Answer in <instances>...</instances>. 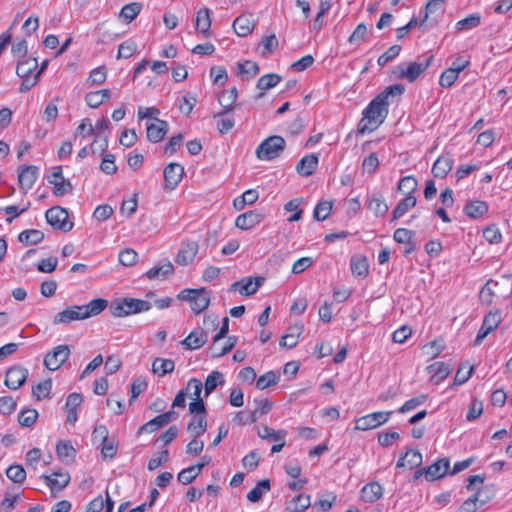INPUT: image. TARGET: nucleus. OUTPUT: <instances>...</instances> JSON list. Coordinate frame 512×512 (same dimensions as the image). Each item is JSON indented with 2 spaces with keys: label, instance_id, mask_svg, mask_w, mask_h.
<instances>
[{
  "label": "nucleus",
  "instance_id": "nucleus-1",
  "mask_svg": "<svg viewBox=\"0 0 512 512\" xmlns=\"http://www.w3.org/2000/svg\"><path fill=\"white\" fill-rule=\"evenodd\" d=\"M404 92L403 84H393L374 97L362 112L363 116L358 124V132L365 134L375 131L388 115L389 98L400 97Z\"/></svg>",
  "mask_w": 512,
  "mask_h": 512
},
{
  "label": "nucleus",
  "instance_id": "nucleus-2",
  "mask_svg": "<svg viewBox=\"0 0 512 512\" xmlns=\"http://www.w3.org/2000/svg\"><path fill=\"white\" fill-rule=\"evenodd\" d=\"M108 306V301L96 298L85 305H72L57 313L53 318L54 325L69 324L73 321L85 320L102 313Z\"/></svg>",
  "mask_w": 512,
  "mask_h": 512
},
{
  "label": "nucleus",
  "instance_id": "nucleus-3",
  "mask_svg": "<svg viewBox=\"0 0 512 512\" xmlns=\"http://www.w3.org/2000/svg\"><path fill=\"white\" fill-rule=\"evenodd\" d=\"M150 309L151 304L148 301L136 298L115 299L109 306L111 315L116 318L146 312Z\"/></svg>",
  "mask_w": 512,
  "mask_h": 512
},
{
  "label": "nucleus",
  "instance_id": "nucleus-4",
  "mask_svg": "<svg viewBox=\"0 0 512 512\" xmlns=\"http://www.w3.org/2000/svg\"><path fill=\"white\" fill-rule=\"evenodd\" d=\"M286 148L282 136L272 135L265 138L256 148L255 154L259 160L271 161L278 158Z\"/></svg>",
  "mask_w": 512,
  "mask_h": 512
},
{
  "label": "nucleus",
  "instance_id": "nucleus-5",
  "mask_svg": "<svg viewBox=\"0 0 512 512\" xmlns=\"http://www.w3.org/2000/svg\"><path fill=\"white\" fill-rule=\"evenodd\" d=\"M37 66L38 62L36 58H27L18 62L16 74L22 79L19 86V92L25 93L37 84Z\"/></svg>",
  "mask_w": 512,
  "mask_h": 512
},
{
  "label": "nucleus",
  "instance_id": "nucleus-6",
  "mask_svg": "<svg viewBox=\"0 0 512 512\" xmlns=\"http://www.w3.org/2000/svg\"><path fill=\"white\" fill-rule=\"evenodd\" d=\"M177 298L181 301L189 302L195 314H200L210 304V293L203 287L199 289H184L178 293Z\"/></svg>",
  "mask_w": 512,
  "mask_h": 512
},
{
  "label": "nucleus",
  "instance_id": "nucleus-7",
  "mask_svg": "<svg viewBox=\"0 0 512 512\" xmlns=\"http://www.w3.org/2000/svg\"><path fill=\"white\" fill-rule=\"evenodd\" d=\"M433 59L434 57L430 56L423 62H410L406 67L403 65L395 66L393 74L398 79H406L412 83L430 67Z\"/></svg>",
  "mask_w": 512,
  "mask_h": 512
},
{
  "label": "nucleus",
  "instance_id": "nucleus-8",
  "mask_svg": "<svg viewBox=\"0 0 512 512\" xmlns=\"http://www.w3.org/2000/svg\"><path fill=\"white\" fill-rule=\"evenodd\" d=\"M393 411H376L359 417L355 421V429L361 431L372 430L387 423Z\"/></svg>",
  "mask_w": 512,
  "mask_h": 512
},
{
  "label": "nucleus",
  "instance_id": "nucleus-9",
  "mask_svg": "<svg viewBox=\"0 0 512 512\" xmlns=\"http://www.w3.org/2000/svg\"><path fill=\"white\" fill-rule=\"evenodd\" d=\"M47 181L53 186V194L57 197L70 194L73 186L70 180L63 176L62 166L52 167V172L47 176Z\"/></svg>",
  "mask_w": 512,
  "mask_h": 512
},
{
  "label": "nucleus",
  "instance_id": "nucleus-10",
  "mask_svg": "<svg viewBox=\"0 0 512 512\" xmlns=\"http://www.w3.org/2000/svg\"><path fill=\"white\" fill-rule=\"evenodd\" d=\"M69 356V346L65 344L58 345L45 355L44 365L48 370L56 371L67 361Z\"/></svg>",
  "mask_w": 512,
  "mask_h": 512
},
{
  "label": "nucleus",
  "instance_id": "nucleus-11",
  "mask_svg": "<svg viewBox=\"0 0 512 512\" xmlns=\"http://www.w3.org/2000/svg\"><path fill=\"white\" fill-rule=\"evenodd\" d=\"M45 217L55 229L69 232L73 228V223L68 220V212L64 208L52 207L46 211Z\"/></svg>",
  "mask_w": 512,
  "mask_h": 512
},
{
  "label": "nucleus",
  "instance_id": "nucleus-12",
  "mask_svg": "<svg viewBox=\"0 0 512 512\" xmlns=\"http://www.w3.org/2000/svg\"><path fill=\"white\" fill-rule=\"evenodd\" d=\"M501 319L499 309H495L486 314L474 340V346H479L483 340L499 326Z\"/></svg>",
  "mask_w": 512,
  "mask_h": 512
},
{
  "label": "nucleus",
  "instance_id": "nucleus-13",
  "mask_svg": "<svg viewBox=\"0 0 512 512\" xmlns=\"http://www.w3.org/2000/svg\"><path fill=\"white\" fill-rule=\"evenodd\" d=\"M263 282L264 278L261 276L245 277L235 281L229 290L238 291L242 296L248 297L255 294Z\"/></svg>",
  "mask_w": 512,
  "mask_h": 512
},
{
  "label": "nucleus",
  "instance_id": "nucleus-14",
  "mask_svg": "<svg viewBox=\"0 0 512 512\" xmlns=\"http://www.w3.org/2000/svg\"><path fill=\"white\" fill-rule=\"evenodd\" d=\"M176 416L177 415L174 411L164 412L140 426L137 431V435L155 432L169 422L175 420Z\"/></svg>",
  "mask_w": 512,
  "mask_h": 512
},
{
  "label": "nucleus",
  "instance_id": "nucleus-15",
  "mask_svg": "<svg viewBox=\"0 0 512 512\" xmlns=\"http://www.w3.org/2000/svg\"><path fill=\"white\" fill-rule=\"evenodd\" d=\"M198 249V242L192 240L182 241L180 249L175 257V262L181 266H186L192 263L198 253Z\"/></svg>",
  "mask_w": 512,
  "mask_h": 512
},
{
  "label": "nucleus",
  "instance_id": "nucleus-16",
  "mask_svg": "<svg viewBox=\"0 0 512 512\" xmlns=\"http://www.w3.org/2000/svg\"><path fill=\"white\" fill-rule=\"evenodd\" d=\"M50 488L53 496L62 491L70 483L71 477L68 472L54 471L50 475L41 476Z\"/></svg>",
  "mask_w": 512,
  "mask_h": 512
},
{
  "label": "nucleus",
  "instance_id": "nucleus-17",
  "mask_svg": "<svg viewBox=\"0 0 512 512\" xmlns=\"http://www.w3.org/2000/svg\"><path fill=\"white\" fill-rule=\"evenodd\" d=\"M38 179V168L34 165H22L19 167L18 184L27 193Z\"/></svg>",
  "mask_w": 512,
  "mask_h": 512
},
{
  "label": "nucleus",
  "instance_id": "nucleus-18",
  "mask_svg": "<svg viewBox=\"0 0 512 512\" xmlns=\"http://www.w3.org/2000/svg\"><path fill=\"white\" fill-rule=\"evenodd\" d=\"M184 175V168L179 163H169L163 171L165 187L169 190H174L182 181Z\"/></svg>",
  "mask_w": 512,
  "mask_h": 512
},
{
  "label": "nucleus",
  "instance_id": "nucleus-19",
  "mask_svg": "<svg viewBox=\"0 0 512 512\" xmlns=\"http://www.w3.org/2000/svg\"><path fill=\"white\" fill-rule=\"evenodd\" d=\"M167 122L158 118L147 122L146 136L147 139L152 143H158L162 141L167 133Z\"/></svg>",
  "mask_w": 512,
  "mask_h": 512
},
{
  "label": "nucleus",
  "instance_id": "nucleus-20",
  "mask_svg": "<svg viewBox=\"0 0 512 512\" xmlns=\"http://www.w3.org/2000/svg\"><path fill=\"white\" fill-rule=\"evenodd\" d=\"M28 376V370L20 367H10L5 376V385L12 390L20 388L26 381Z\"/></svg>",
  "mask_w": 512,
  "mask_h": 512
},
{
  "label": "nucleus",
  "instance_id": "nucleus-21",
  "mask_svg": "<svg viewBox=\"0 0 512 512\" xmlns=\"http://www.w3.org/2000/svg\"><path fill=\"white\" fill-rule=\"evenodd\" d=\"M449 467V460L447 458H441L430 466L424 467L425 479L430 482L441 479L446 476Z\"/></svg>",
  "mask_w": 512,
  "mask_h": 512
},
{
  "label": "nucleus",
  "instance_id": "nucleus-22",
  "mask_svg": "<svg viewBox=\"0 0 512 512\" xmlns=\"http://www.w3.org/2000/svg\"><path fill=\"white\" fill-rule=\"evenodd\" d=\"M83 402V397L80 393H71L68 395L65 403L66 422L68 424H75L78 419V408Z\"/></svg>",
  "mask_w": 512,
  "mask_h": 512
},
{
  "label": "nucleus",
  "instance_id": "nucleus-23",
  "mask_svg": "<svg viewBox=\"0 0 512 512\" xmlns=\"http://www.w3.org/2000/svg\"><path fill=\"white\" fill-rule=\"evenodd\" d=\"M57 457L64 463H72L77 455V450L70 440L60 439L55 445Z\"/></svg>",
  "mask_w": 512,
  "mask_h": 512
},
{
  "label": "nucleus",
  "instance_id": "nucleus-24",
  "mask_svg": "<svg viewBox=\"0 0 512 512\" xmlns=\"http://www.w3.org/2000/svg\"><path fill=\"white\" fill-rule=\"evenodd\" d=\"M383 493V486L377 481H372L362 487L360 498L364 502L374 503L383 496Z\"/></svg>",
  "mask_w": 512,
  "mask_h": 512
},
{
  "label": "nucleus",
  "instance_id": "nucleus-25",
  "mask_svg": "<svg viewBox=\"0 0 512 512\" xmlns=\"http://www.w3.org/2000/svg\"><path fill=\"white\" fill-rule=\"evenodd\" d=\"M211 14L208 8H201L196 12L195 29L205 38L211 36Z\"/></svg>",
  "mask_w": 512,
  "mask_h": 512
},
{
  "label": "nucleus",
  "instance_id": "nucleus-26",
  "mask_svg": "<svg viewBox=\"0 0 512 512\" xmlns=\"http://www.w3.org/2000/svg\"><path fill=\"white\" fill-rule=\"evenodd\" d=\"M262 219V214L254 210H250L237 216L235 219V226L241 230H249L258 225Z\"/></svg>",
  "mask_w": 512,
  "mask_h": 512
},
{
  "label": "nucleus",
  "instance_id": "nucleus-27",
  "mask_svg": "<svg viewBox=\"0 0 512 512\" xmlns=\"http://www.w3.org/2000/svg\"><path fill=\"white\" fill-rule=\"evenodd\" d=\"M114 508V501L111 499L109 492L106 491V497L103 498L99 495L88 502L85 510L87 512H112Z\"/></svg>",
  "mask_w": 512,
  "mask_h": 512
},
{
  "label": "nucleus",
  "instance_id": "nucleus-28",
  "mask_svg": "<svg viewBox=\"0 0 512 512\" xmlns=\"http://www.w3.org/2000/svg\"><path fill=\"white\" fill-rule=\"evenodd\" d=\"M208 340V334L202 328L192 330L182 341V344L190 350H196L203 347Z\"/></svg>",
  "mask_w": 512,
  "mask_h": 512
},
{
  "label": "nucleus",
  "instance_id": "nucleus-29",
  "mask_svg": "<svg viewBox=\"0 0 512 512\" xmlns=\"http://www.w3.org/2000/svg\"><path fill=\"white\" fill-rule=\"evenodd\" d=\"M422 464V454L418 450L407 449L397 463L396 468H408L409 470L419 467Z\"/></svg>",
  "mask_w": 512,
  "mask_h": 512
},
{
  "label": "nucleus",
  "instance_id": "nucleus-30",
  "mask_svg": "<svg viewBox=\"0 0 512 512\" xmlns=\"http://www.w3.org/2000/svg\"><path fill=\"white\" fill-rule=\"evenodd\" d=\"M318 167V157L316 154H307L296 164V171L300 176H311Z\"/></svg>",
  "mask_w": 512,
  "mask_h": 512
},
{
  "label": "nucleus",
  "instance_id": "nucleus-31",
  "mask_svg": "<svg viewBox=\"0 0 512 512\" xmlns=\"http://www.w3.org/2000/svg\"><path fill=\"white\" fill-rule=\"evenodd\" d=\"M237 340L235 337H229L226 341L223 339H213L209 348L213 358H219L230 352L236 345Z\"/></svg>",
  "mask_w": 512,
  "mask_h": 512
},
{
  "label": "nucleus",
  "instance_id": "nucleus-32",
  "mask_svg": "<svg viewBox=\"0 0 512 512\" xmlns=\"http://www.w3.org/2000/svg\"><path fill=\"white\" fill-rule=\"evenodd\" d=\"M427 371L431 375L430 382L435 385L442 383L450 374L449 365L445 362H434L427 367Z\"/></svg>",
  "mask_w": 512,
  "mask_h": 512
},
{
  "label": "nucleus",
  "instance_id": "nucleus-33",
  "mask_svg": "<svg viewBox=\"0 0 512 512\" xmlns=\"http://www.w3.org/2000/svg\"><path fill=\"white\" fill-rule=\"evenodd\" d=\"M483 489H479L472 496L466 499L455 512H475L479 506L486 504L489 497L482 498Z\"/></svg>",
  "mask_w": 512,
  "mask_h": 512
},
{
  "label": "nucleus",
  "instance_id": "nucleus-34",
  "mask_svg": "<svg viewBox=\"0 0 512 512\" xmlns=\"http://www.w3.org/2000/svg\"><path fill=\"white\" fill-rule=\"evenodd\" d=\"M453 159L448 155L439 156L432 166L434 177L444 179L452 170Z\"/></svg>",
  "mask_w": 512,
  "mask_h": 512
},
{
  "label": "nucleus",
  "instance_id": "nucleus-35",
  "mask_svg": "<svg viewBox=\"0 0 512 512\" xmlns=\"http://www.w3.org/2000/svg\"><path fill=\"white\" fill-rule=\"evenodd\" d=\"M255 27V22L249 15H240L233 21V29L238 36L249 35Z\"/></svg>",
  "mask_w": 512,
  "mask_h": 512
},
{
  "label": "nucleus",
  "instance_id": "nucleus-36",
  "mask_svg": "<svg viewBox=\"0 0 512 512\" xmlns=\"http://www.w3.org/2000/svg\"><path fill=\"white\" fill-rule=\"evenodd\" d=\"M414 236L413 231L406 228H398L394 231L393 238L397 243L404 244V254L408 255L415 251V244L412 241Z\"/></svg>",
  "mask_w": 512,
  "mask_h": 512
},
{
  "label": "nucleus",
  "instance_id": "nucleus-37",
  "mask_svg": "<svg viewBox=\"0 0 512 512\" xmlns=\"http://www.w3.org/2000/svg\"><path fill=\"white\" fill-rule=\"evenodd\" d=\"M142 10V4L140 2H131L124 5L119 11L117 18L125 23L129 24L137 18Z\"/></svg>",
  "mask_w": 512,
  "mask_h": 512
},
{
  "label": "nucleus",
  "instance_id": "nucleus-38",
  "mask_svg": "<svg viewBox=\"0 0 512 512\" xmlns=\"http://www.w3.org/2000/svg\"><path fill=\"white\" fill-rule=\"evenodd\" d=\"M174 273V266L170 261H166L165 263L151 267L149 270L146 271L145 275L148 279H158V280H164L168 278L169 276L173 275Z\"/></svg>",
  "mask_w": 512,
  "mask_h": 512
},
{
  "label": "nucleus",
  "instance_id": "nucleus-39",
  "mask_svg": "<svg viewBox=\"0 0 512 512\" xmlns=\"http://www.w3.org/2000/svg\"><path fill=\"white\" fill-rule=\"evenodd\" d=\"M311 506L309 494H298L286 503L285 509L288 512H303Z\"/></svg>",
  "mask_w": 512,
  "mask_h": 512
},
{
  "label": "nucleus",
  "instance_id": "nucleus-40",
  "mask_svg": "<svg viewBox=\"0 0 512 512\" xmlns=\"http://www.w3.org/2000/svg\"><path fill=\"white\" fill-rule=\"evenodd\" d=\"M489 207L485 201L472 200L465 204L463 211L470 218H480L488 213Z\"/></svg>",
  "mask_w": 512,
  "mask_h": 512
},
{
  "label": "nucleus",
  "instance_id": "nucleus-41",
  "mask_svg": "<svg viewBox=\"0 0 512 512\" xmlns=\"http://www.w3.org/2000/svg\"><path fill=\"white\" fill-rule=\"evenodd\" d=\"M351 272L355 277L364 278L369 273V264L366 256L354 255L350 260Z\"/></svg>",
  "mask_w": 512,
  "mask_h": 512
},
{
  "label": "nucleus",
  "instance_id": "nucleus-42",
  "mask_svg": "<svg viewBox=\"0 0 512 512\" xmlns=\"http://www.w3.org/2000/svg\"><path fill=\"white\" fill-rule=\"evenodd\" d=\"M110 99V90L108 89H100L96 91H91L85 95L86 104L93 109L98 108L103 103L107 102Z\"/></svg>",
  "mask_w": 512,
  "mask_h": 512
},
{
  "label": "nucleus",
  "instance_id": "nucleus-43",
  "mask_svg": "<svg viewBox=\"0 0 512 512\" xmlns=\"http://www.w3.org/2000/svg\"><path fill=\"white\" fill-rule=\"evenodd\" d=\"M187 430L191 436L199 437L207 430V416L194 415L187 425Z\"/></svg>",
  "mask_w": 512,
  "mask_h": 512
},
{
  "label": "nucleus",
  "instance_id": "nucleus-44",
  "mask_svg": "<svg viewBox=\"0 0 512 512\" xmlns=\"http://www.w3.org/2000/svg\"><path fill=\"white\" fill-rule=\"evenodd\" d=\"M44 239V233L38 229H27L23 230L18 235V240L22 244L28 245H36L42 242Z\"/></svg>",
  "mask_w": 512,
  "mask_h": 512
},
{
  "label": "nucleus",
  "instance_id": "nucleus-45",
  "mask_svg": "<svg viewBox=\"0 0 512 512\" xmlns=\"http://www.w3.org/2000/svg\"><path fill=\"white\" fill-rule=\"evenodd\" d=\"M444 350L443 340L442 339H434L425 345L422 346L421 351L422 355L427 360H432L438 357L441 352Z\"/></svg>",
  "mask_w": 512,
  "mask_h": 512
},
{
  "label": "nucleus",
  "instance_id": "nucleus-46",
  "mask_svg": "<svg viewBox=\"0 0 512 512\" xmlns=\"http://www.w3.org/2000/svg\"><path fill=\"white\" fill-rule=\"evenodd\" d=\"M417 199L414 195H406L392 212V220H396L404 216L411 208L415 207Z\"/></svg>",
  "mask_w": 512,
  "mask_h": 512
},
{
  "label": "nucleus",
  "instance_id": "nucleus-47",
  "mask_svg": "<svg viewBox=\"0 0 512 512\" xmlns=\"http://www.w3.org/2000/svg\"><path fill=\"white\" fill-rule=\"evenodd\" d=\"M258 197L259 194L255 189H248L233 200V207L238 211L243 210L246 205L255 203Z\"/></svg>",
  "mask_w": 512,
  "mask_h": 512
},
{
  "label": "nucleus",
  "instance_id": "nucleus-48",
  "mask_svg": "<svg viewBox=\"0 0 512 512\" xmlns=\"http://www.w3.org/2000/svg\"><path fill=\"white\" fill-rule=\"evenodd\" d=\"M271 489L270 480L263 479L256 483V485L247 493V499L250 502H258L263 494L269 492Z\"/></svg>",
  "mask_w": 512,
  "mask_h": 512
},
{
  "label": "nucleus",
  "instance_id": "nucleus-49",
  "mask_svg": "<svg viewBox=\"0 0 512 512\" xmlns=\"http://www.w3.org/2000/svg\"><path fill=\"white\" fill-rule=\"evenodd\" d=\"M281 82V76L276 73H269L261 76L256 87L261 91L260 96H263L264 92L277 86Z\"/></svg>",
  "mask_w": 512,
  "mask_h": 512
},
{
  "label": "nucleus",
  "instance_id": "nucleus-50",
  "mask_svg": "<svg viewBox=\"0 0 512 512\" xmlns=\"http://www.w3.org/2000/svg\"><path fill=\"white\" fill-rule=\"evenodd\" d=\"M175 369V363L172 359L156 358L152 363V371L158 376H165L172 373Z\"/></svg>",
  "mask_w": 512,
  "mask_h": 512
},
{
  "label": "nucleus",
  "instance_id": "nucleus-51",
  "mask_svg": "<svg viewBox=\"0 0 512 512\" xmlns=\"http://www.w3.org/2000/svg\"><path fill=\"white\" fill-rule=\"evenodd\" d=\"M279 381L280 375L276 371L270 370L257 378L256 388L258 390H265L267 388L277 385Z\"/></svg>",
  "mask_w": 512,
  "mask_h": 512
},
{
  "label": "nucleus",
  "instance_id": "nucleus-52",
  "mask_svg": "<svg viewBox=\"0 0 512 512\" xmlns=\"http://www.w3.org/2000/svg\"><path fill=\"white\" fill-rule=\"evenodd\" d=\"M223 374L219 371H212L205 379L203 389L205 396H209L219 385L224 384Z\"/></svg>",
  "mask_w": 512,
  "mask_h": 512
},
{
  "label": "nucleus",
  "instance_id": "nucleus-53",
  "mask_svg": "<svg viewBox=\"0 0 512 512\" xmlns=\"http://www.w3.org/2000/svg\"><path fill=\"white\" fill-rule=\"evenodd\" d=\"M52 390L51 378L45 379L32 387V396L37 401L49 398Z\"/></svg>",
  "mask_w": 512,
  "mask_h": 512
},
{
  "label": "nucleus",
  "instance_id": "nucleus-54",
  "mask_svg": "<svg viewBox=\"0 0 512 512\" xmlns=\"http://www.w3.org/2000/svg\"><path fill=\"white\" fill-rule=\"evenodd\" d=\"M258 436L261 439L275 441H281L286 439L287 431L286 430H275L267 425L262 426L258 429Z\"/></svg>",
  "mask_w": 512,
  "mask_h": 512
},
{
  "label": "nucleus",
  "instance_id": "nucleus-55",
  "mask_svg": "<svg viewBox=\"0 0 512 512\" xmlns=\"http://www.w3.org/2000/svg\"><path fill=\"white\" fill-rule=\"evenodd\" d=\"M367 207L377 217L384 216L388 212V205L381 195H374L369 200Z\"/></svg>",
  "mask_w": 512,
  "mask_h": 512
},
{
  "label": "nucleus",
  "instance_id": "nucleus-56",
  "mask_svg": "<svg viewBox=\"0 0 512 512\" xmlns=\"http://www.w3.org/2000/svg\"><path fill=\"white\" fill-rule=\"evenodd\" d=\"M237 99V89L235 87L224 90L218 97L219 104L224 108V113L232 110L233 104Z\"/></svg>",
  "mask_w": 512,
  "mask_h": 512
},
{
  "label": "nucleus",
  "instance_id": "nucleus-57",
  "mask_svg": "<svg viewBox=\"0 0 512 512\" xmlns=\"http://www.w3.org/2000/svg\"><path fill=\"white\" fill-rule=\"evenodd\" d=\"M38 412L35 409L27 408L22 410L18 416V423L21 427L31 428L38 419Z\"/></svg>",
  "mask_w": 512,
  "mask_h": 512
},
{
  "label": "nucleus",
  "instance_id": "nucleus-58",
  "mask_svg": "<svg viewBox=\"0 0 512 512\" xmlns=\"http://www.w3.org/2000/svg\"><path fill=\"white\" fill-rule=\"evenodd\" d=\"M259 72V67L256 62L245 61L237 64V75L242 78H253Z\"/></svg>",
  "mask_w": 512,
  "mask_h": 512
},
{
  "label": "nucleus",
  "instance_id": "nucleus-59",
  "mask_svg": "<svg viewBox=\"0 0 512 512\" xmlns=\"http://www.w3.org/2000/svg\"><path fill=\"white\" fill-rule=\"evenodd\" d=\"M333 202L322 200L317 203L313 211V217L317 221L326 220L332 211Z\"/></svg>",
  "mask_w": 512,
  "mask_h": 512
},
{
  "label": "nucleus",
  "instance_id": "nucleus-60",
  "mask_svg": "<svg viewBox=\"0 0 512 512\" xmlns=\"http://www.w3.org/2000/svg\"><path fill=\"white\" fill-rule=\"evenodd\" d=\"M336 499L337 496L334 492H326L319 496L318 500L314 503V507H317L322 512H326L333 507Z\"/></svg>",
  "mask_w": 512,
  "mask_h": 512
},
{
  "label": "nucleus",
  "instance_id": "nucleus-61",
  "mask_svg": "<svg viewBox=\"0 0 512 512\" xmlns=\"http://www.w3.org/2000/svg\"><path fill=\"white\" fill-rule=\"evenodd\" d=\"M379 165H380V161H379L377 153L372 152L363 159L362 171H363V173H368L370 175H373L378 170Z\"/></svg>",
  "mask_w": 512,
  "mask_h": 512
},
{
  "label": "nucleus",
  "instance_id": "nucleus-62",
  "mask_svg": "<svg viewBox=\"0 0 512 512\" xmlns=\"http://www.w3.org/2000/svg\"><path fill=\"white\" fill-rule=\"evenodd\" d=\"M483 237L490 244H499L502 241V233L496 224L485 227Z\"/></svg>",
  "mask_w": 512,
  "mask_h": 512
},
{
  "label": "nucleus",
  "instance_id": "nucleus-63",
  "mask_svg": "<svg viewBox=\"0 0 512 512\" xmlns=\"http://www.w3.org/2000/svg\"><path fill=\"white\" fill-rule=\"evenodd\" d=\"M474 367L468 364H461L455 374L453 385H462L472 376Z\"/></svg>",
  "mask_w": 512,
  "mask_h": 512
},
{
  "label": "nucleus",
  "instance_id": "nucleus-64",
  "mask_svg": "<svg viewBox=\"0 0 512 512\" xmlns=\"http://www.w3.org/2000/svg\"><path fill=\"white\" fill-rule=\"evenodd\" d=\"M186 396L191 397L192 399H196L201 397V392L203 390V383L198 378H191L188 380L185 389Z\"/></svg>",
  "mask_w": 512,
  "mask_h": 512
}]
</instances>
